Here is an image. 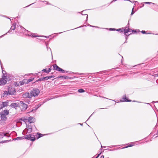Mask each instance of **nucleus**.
Returning a JSON list of instances; mask_svg holds the SVG:
<instances>
[{"label": "nucleus", "instance_id": "72a5a7b5", "mask_svg": "<svg viewBox=\"0 0 158 158\" xmlns=\"http://www.w3.org/2000/svg\"><path fill=\"white\" fill-rule=\"evenodd\" d=\"M82 15H86V19L87 20V19H88V15L87 14H83V12H82Z\"/></svg>", "mask_w": 158, "mask_h": 158}, {"label": "nucleus", "instance_id": "5fc2aeb1", "mask_svg": "<svg viewBox=\"0 0 158 158\" xmlns=\"http://www.w3.org/2000/svg\"><path fill=\"white\" fill-rule=\"evenodd\" d=\"M128 26H129V23H128Z\"/></svg>", "mask_w": 158, "mask_h": 158}, {"label": "nucleus", "instance_id": "4c0bfd02", "mask_svg": "<svg viewBox=\"0 0 158 158\" xmlns=\"http://www.w3.org/2000/svg\"><path fill=\"white\" fill-rule=\"evenodd\" d=\"M145 3L146 4H150V3H152V2H145Z\"/></svg>", "mask_w": 158, "mask_h": 158}, {"label": "nucleus", "instance_id": "f704fd0d", "mask_svg": "<svg viewBox=\"0 0 158 158\" xmlns=\"http://www.w3.org/2000/svg\"><path fill=\"white\" fill-rule=\"evenodd\" d=\"M51 67H50L48 69V73H49L51 71Z\"/></svg>", "mask_w": 158, "mask_h": 158}, {"label": "nucleus", "instance_id": "ddd939ff", "mask_svg": "<svg viewBox=\"0 0 158 158\" xmlns=\"http://www.w3.org/2000/svg\"><path fill=\"white\" fill-rule=\"evenodd\" d=\"M28 34H27L28 36H31V35H32V37H39V36L38 35H35V34H33L32 35V34L29 31L28 32Z\"/></svg>", "mask_w": 158, "mask_h": 158}, {"label": "nucleus", "instance_id": "7c9ffc66", "mask_svg": "<svg viewBox=\"0 0 158 158\" xmlns=\"http://www.w3.org/2000/svg\"><path fill=\"white\" fill-rule=\"evenodd\" d=\"M34 78H32V79H27V81H28V82L29 83L30 82H31V81H32L34 79Z\"/></svg>", "mask_w": 158, "mask_h": 158}, {"label": "nucleus", "instance_id": "58836bf2", "mask_svg": "<svg viewBox=\"0 0 158 158\" xmlns=\"http://www.w3.org/2000/svg\"><path fill=\"white\" fill-rule=\"evenodd\" d=\"M134 11H132V12H131V15H132L134 14Z\"/></svg>", "mask_w": 158, "mask_h": 158}, {"label": "nucleus", "instance_id": "20e7f679", "mask_svg": "<svg viewBox=\"0 0 158 158\" xmlns=\"http://www.w3.org/2000/svg\"><path fill=\"white\" fill-rule=\"evenodd\" d=\"M9 80V77L8 76L3 75L0 79V85H5L7 81Z\"/></svg>", "mask_w": 158, "mask_h": 158}, {"label": "nucleus", "instance_id": "f257e3e1", "mask_svg": "<svg viewBox=\"0 0 158 158\" xmlns=\"http://www.w3.org/2000/svg\"><path fill=\"white\" fill-rule=\"evenodd\" d=\"M15 89L14 86L10 85L8 88V91H5L3 94L2 96L6 97L10 95H14L15 93Z\"/></svg>", "mask_w": 158, "mask_h": 158}, {"label": "nucleus", "instance_id": "3c124183", "mask_svg": "<svg viewBox=\"0 0 158 158\" xmlns=\"http://www.w3.org/2000/svg\"><path fill=\"white\" fill-rule=\"evenodd\" d=\"M127 43V40H126V41L124 43Z\"/></svg>", "mask_w": 158, "mask_h": 158}, {"label": "nucleus", "instance_id": "b1692460", "mask_svg": "<svg viewBox=\"0 0 158 158\" xmlns=\"http://www.w3.org/2000/svg\"><path fill=\"white\" fill-rule=\"evenodd\" d=\"M124 30L123 28H122L120 29H116V31H120L121 32H122Z\"/></svg>", "mask_w": 158, "mask_h": 158}, {"label": "nucleus", "instance_id": "aec40b11", "mask_svg": "<svg viewBox=\"0 0 158 158\" xmlns=\"http://www.w3.org/2000/svg\"><path fill=\"white\" fill-rule=\"evenodd\" d=\"M16 23H14L13 24V25L10 28H11V29L14 31L15 29V28H16Z\"/></svg>", "mask_w": 158, "mask_h": 158}, {"label": "nucleus", "instance_id": "f03ea898", "mask_svg": "<svg viewBox=\"0 0 158 158\" xmlns=\"http://www.w3.org/2000/svg\"><path fill=\"white\" fill-rule=\"evenodd\" d=\"M9 114V110H5L1 112L0 113L1 115V120H0V123H2V121H6L7 119V118L6 117V115H7Z\"/></svg>", "mask_w": 158, "mask_h": 158}, {"label": "nucleus", "instance_id": "c03bdc74", "mask_svg": "<svg viewBox=\"0 0 158 158\" xmlns=\"http://www.w3.org/2000/svg\"><path fill=\"white\" fill-rule=\"evenodd\" d=\"M100 158H104V156H101Z\"/></svg>", "mask_w": 158, "mask_h": 158}, {"label": "nucleus", "instance_id": "2eb2a0df", "mask_svg": "<svg viewBox=\"0 0 158 158\" xmlns=\"http://www.w3.org/2000/svg\"><path fill=\"white\" fill-rule=\"evenodd\" d=\"M124 97H124H123L122 98V99L123 100H122L121 101L123 102H131V100H128L127 98L126 97V95H124Z\"/></svg>", "mask_w": 158, "mask_h": 158}, {"label": "nucleus", "instance_id": "6e6d98bb", "mask_svg": "<svg viewBox=\"0 0 158 158\" xmlns=\"http://www.w3.org/2000/svg\"><path fill=\"white\" fill-rule=\"evenodd\" d=\"M82 12H83V14H84V13H83V12H84V11H83Z\"/></svg>", "mask_w": 158, "mask_h": 158}, {"label": "nucleus", "instance_id": "dca6fc26", "mask_svg": "<svg viewBox=\"0 0 158 158\" xmlns=\"http://www.w3.org/2000/svg\"><path fill=\"white\" fill-rule=\"evenodd\" d=\"M28 83V82L27 79H24L23 81H21V85H23L24 83L27 84V83Z\"/></svg>", "mask_w": 158, "mask_h": 158}, {"label": "nucleus", "instance_id": "423d86ee", "mask_svg": "<svg viewBox=\"0 0 158 158\" xmlns=\"http://www.w3.org/2000/svg\"><path fill=\"white\" fill-rule=\"evenodd\" d=\"M24 137V139L27 140H30L32 141H34L35 139L34 135H32V134H30L29 135H26Z\"/></svg>", "mask_w": 158, "mask_h": 158}, {"label": "nucleus", "instance_id": "ea45409f", "mask_svg": "<svg viewBox=\"0 0 158 158\" xmlns=\"http://www.w3.org/2000/svg\"><path fill=\"white\" fill-rule=\"evenodd\" d=\"M41 81V80H40V78L39 79H38V80H37L35 82H38V81Z\"/></svg>", "mask_w": 158, "mask_h": 158}, {"label": "nucleus", "instance_id": "603ef678", "mask_svg": "<svg viewBox=\"0 0 158 158\" xmlns=\"http://www.w3.org/2000/svg\"><path fill=\"white\" fill-rule=\"evenodd\" d=\"M4 141H2V142H1V143H4Z\"/></svg>", "mask_w": 158, "mask_h": 158}, {"label": "nucleus", "instance_id": "9b49d317", "mask_svg": "<svg viewBox=\"0 0 158 158\" xmlns=\"http://www.w3.org/2000/svg\"><path fill=\"white\" fill-rule=\"evenodd\" d=\"M30 93H24L23 94V98H31L30 97Z\"/></svg>", "mask_w": 158, "mask_h": 158}, {"label": "nucleus", "instance_id": "4468645a", "mask_svg": "<svg viewBox=\"0 0 158 158\" xmlns=\"http://www.w3.org/2000/svg\"><path fill=\"white\" fill-rule=\"evenodd\" d=\"M10 106L15 108H16L19 106V104H18L16 103H13L10 105Z\"/></svg>", "mask_w": 158, "mask_h": 158}, {"label": "nucleus", "instance_id": "393cba45", "mask_svg": "<svg viewBox=\"0 0 158 158\" xmlns=\"http://www.w3.org/2000/svg\"><path fill=\"white\" fill-rule=\"evenodd\" d=\"M37 134L38 135V137H37V139L39 138H40L42 137L43 136V135L42 134L40 133H37Z\"/></svg>", "mask_w": 158, "mask_h": 158}, {"label": "nucleus", "instance_id": "864d4df0", "mask_svg": "<svg viewBox=\"0 0 158 158\" xmlns=\"http://www.w3.org/2000/svg\"><path fill=\"white\" fill-rule=\"evenodd\" d=\"M90 27H94V26H91V25H90Z\"/></svg>", "mask_w": 158, "mask_h": 158}, {"label": "nucleus", "instance_id": "473e14b6", "mask_svg": "<svg viewBox=\"0 0 158 158\" xmlns=\"http://www.w3.org/2000/svg\"><path fill=\"white\" fill-rule=\"evenodd\" d=\"M109 30L110 31H116V29H115V28H110Z\"/></svg>", "mask_w": 158, "mask_h": 158}, {"label": "nucleus", "instance_id": "a878e982", "mask_svg": "<svg viewBox=\"0 0 158 158\" xmlns=\"http://www.w3.org/2000/svg\"><path fill=\"white\" fill-rule=\"evenodd\" d=\"M85 91L82 89H80L78 90V92L79 93H83L85 92Z\"/></svg>", "mask_w": 158, "mask_h": 158}, {"label": "nucleus", "instance_id": "79ce46f5", "mask_svg": "<svg viewBox=\"0 0 158 158\" xmlns=\"http://www.w3.org/2000/svg\"><path fill=\"white\" fill-rule=\"evenodd\" d=\"M33 3H33L31 4H30V5H28V6H26V7H28V6H30V5H31L32 4H33Z\"/></svg>", "mask_w": 158, "mask_h": 158}, {"label": "nucleus", "instance_id": "f3484780", "mask_svg": "<svg viewBox=\"0 0 158 158\" xmlns=\"http://www.w3.org/2000/svg\"><path fill=\"white\" fill-rule=\"evenodd\" d=\"M7 133H2L0 135V137L3 138V136H7Z\"/></svg>", "mask_w": 158, "mask_h": 158}, {"label": "nucleus", "instance_id": "412c9836", "mask_svg": "<svg viewBox=\"0 0 158 158\" xmlns=\"http://www.w3.org/2000/svg\"><path fill=\"white\" fill-rule=\"evenodd\" d=\"M24 137H17L15 138L14 139V140H21L24 139Z\"/></svg>", "mask_w": 158, "mask_h": 158}, {"label": "nucleus", "instance_id": "cd10ccee", "mask_svg": "<svg viewBox=\"0 0 158 158\" xmlns=\"http://www.w3.org/2000/svg\"><path fill=\"white\" fill-rule=\"evenodd\" d=\"M3 108H4V107L3 106L2 103V102L0 101V109H2Z\"/></svg>", "mask_w": 158, "mask_h": 158}, {"label": "nucleus", "instance_id": "c9c22d12", "mask_svg": "<svg viewBox=\"0 0 158 158\" xmlns=\"http://www.w3.org/2000/svg\"><path fill=\"white\" fill-rule=\"evenodd\" d=\"M133 145H134V144H132V145L130 144L127 147H125V148H127V147H131V146H133Z\"/></svg>", "mask_w": 158, "mask_h": 158}, {"label": "nucleus", "instance_id": "0eeeda50", "mask_svg": "<svg viewBox=\"0 0 158 158\" xmlns=\"http://www.w3.org/2000/svg\"><path fill=\"white\" fill-rule=\"evenodd\" d=\"M53 70H55L59 72H62V73H64L65 72L64 71L63 69L60 68L56 64H54L53 65Z\"/></svg>", "mask_w": 158, "mask_h": 158}, {"label": "nucleus", "instance_id": "c85d7f7f", "mask_svg": "<svg viewBox=\"0 0 158 158\" xmlns=\"http://www.w3.org/2000/svg\"><path fill=\"white\" fill-rule=\"evenodd\" d=\"M13 30L11 29V28H10V30L8 31V33H10V32H12V31ZM7 32L5 34H4L2 35L0 37H3L4 35H5L6 34H7Z\"/></svg>", "mask_w": 158, "mask_h": 158}, {"label": "nucleus", "instance_id": "7ed1b4c3", "mask_svg": "<svg viewBox=\"0 0 158 158\" xmlns=\"http://www.w3.org/2000/svg\"><path fill=\"white\" fill-rule=\"evenodd\" d=\"M40 92L39 89L36 88H34L31 90L30 92V97H35L38 95Z\"/></svg>", "mask_w": 158, "mask_h": 158}, {"label": "nucleus", "instance_id": "4be33fe9", "mask_svg": "<svg viewBox=\"0 0 158 158\" xmlns=\"http://www.w3.org/2000/svg\"><path fill=\"white\" fill-rule=\"evenodd\" d=\"M28 117H27L26 118H21V120L22 121H23L24 122H27L28 121Z\"/></svg>", "mask_w": 158, "mask_h": 158}, {"label": "nucleus", "instance_id": "a19ab883", "mask_svg": "<svg viewBox=\"0 0 158 158\" xmlns=\"http://www.w3.org/2000/svg\"><path fill=\"white\" fill-rule=\"evenodd\" d=\"M41 105H42L41 104H39L38 105V108L40 107Z\"/></svg>", "mask_w": 158, "mask_h": 158}, {"label": "nucleus", "instance_id": "6e6552de", "mask_svg": "<svg viewBox=\"0 0 158 158\" xmlns=\"http://www.w3.org/2000/svg\"><path fill=\"white\" fill-rule=\"evenodd\" d=\"M27 127L28 128H26L25 129V131H27V133H30L32 131V126H30L27 127Z\"/></svg>", "mask_w": 158, "mask_h": 158}, {"label": "nucleus", "instance_id": "49530a36", "mask_svg": "<svg viewBox=\"0 0 158 158\" xmlns=\"http://www.w3.org/2000/svg\"><path fill=\"white\" fill-rule=\"evenodd\" d=\"M101 154V153H100V154H98V155L97 156V157L96 158H97Z\"/></svg>", "mask_w": 158, "mask_h": 158}, {"label": "nucleus", "instance_id": "2f4dec72", "mask_svg": "<svg viewBox=\"0 0 158 158\" xmlns=\"http://www.w3.org/2000/svg\"><path fill=\"white\" fill-rule=\"evenodd\" d=\"M43 71H44V72L46 73H48V70H47L46 69H44L42 70Z\"/></svg>", "mask_w": 158, "mask_h": 158}, {"label": "nucleus", "instance_id": "9d476101", "mask_svg": "<svg viewBox=\"0 0 158 158\" xmlns=\"http://www.w3.org/2000/svg\"><path fill=\"white\" fill-rule=\"evenodd\" d=\"M28 122L30 123H33L35 122V118L32 117H28Z\"/></svg>", "mask_w": 158, "mask_h": 158}, {"label": "nucleus", "instance_id": "4d7b16f0", "mask_svg": "<svg viewBox=\"0 0 158 158\" xmlns=\"http://www.w3.org/2000/svg\"><path fill=\"white\" fill-rule=\"evenodd\" d=\"M62 32H60V33H59V34H60Z\"/></svg>", "mask_w": 158, "mask_h": 158}, {"label": "nucleus", "instance_id": "37998d69", "mask_svg": "<svg viewBox=\"0 0 158 158\" xmlns=\"http://www.w3.org/2000/svg\"><path fill=\"white\" fill-rule=\"evenodd\" d=\"M85 74L83 73H81L79 74V75Z\"/></svg>", "mask_w": 158, "mask_h": 158}, {"label": "nucleus", "instance_id": "a18cd8bd", "mask_svg": "<svg viewBox=\"0 0 158 158\" xmlns=\"http://www.w3.org/2000/svg\"><path fill=\"white\" fill-rule=\"evenodd\" d=\"M125 38H126V40H127L128 39V37H127V36L126 35Z\"/></svg>", "mask_w": 158, "mask_h": 158}, {"label": "nucleus", "instance_id": "09e8293b", "mask_svg": "<svg viewBox=\"0 0 158 158\" xmlns=\"http://www.w3.org/2000/svg\"><path fill=\"white\" fill-rule=\"evenodd\" d=\"M134 6L133 7V8L132 9V11H133L134 10Z\"/></svg>", "mask_w": 158, "mask_h": 158}, {"label": "nucleus", "instance_id": "1a4fd4ad", "mask_svg": "<svg viewBox=\"0 0 158 158\" xmlns=\"http://www.w3.org/2000/svg\"><path fill=\"white\" fill-rule=\"evenodd\" d=\"M127 27H125V29H124V34L126 36L127 35V33L128 32H131V31L133 32V31H134V30H132V29H130V28H128V29H126V28Z\"/></svg>", "mask_w": 158, "mask_h": 158}, {"label": "nucleus", "instance_id": "de8ad7c7", "mask_svg": "<svg viewBox=\"0 0 158 158\" xmlns=\"http://www.w3.org/2000/svg\"><path fill=\"white\" fill-rule=\"evenodd\" d=\"M101 147H102V148H106V146H102L101 145Z\"/></svg>", "mask_w": 158, "mask_h": 158}, {"label": "nucleus", "instance_id": "8fccbe9b", "mask_svg": "<svg viewBox=\"0 0 158 158\" xmlns=\"http://www.w3.org/2000/svg\"><path fill=\"white\" fill-rule=\"evenodd\" d=\"M133 32H136V31L135 30H134Z\"/></svg>", "mask_w": 158, "mask_h": 158}, {"label": "nucleus", "instance_id": "39448f33", "mask_svg": "<svg viewBox=\"0 0 158 158\" xmlns=\"http://www.w3.org/2000/svg\"><path fill=\"white\" fill-rule=\"evenodd\" d=\"M19 106L21 110L22 111H24L26 110L27 108V105L23 102H20L19 103Z\"/></svg>", "mask_w": 158, "mask_h": 158}, {"label": "nucleus", "instance_id": "c756f323", "mask_svg": "<svg viewBox=\"0 0 158 158\" xmlns=\"http://www.w3.org/2000/svg\"><path fill=\"white\" fill-rule=\"evenodd\" d=\"M47 77L48 79H50L52 78H54L55 77L54 76V75L50 76H47Z\"/></svg>", "mask_w": 158, "mask_h": 158}, {"label": "nucleus", "instance_id": "e433bc0d", "mask_svg": "<svg viewBox=\"0 0 158 158\" xmlns=\"http://www.w3.org/2000/svg\"><path fill=\"white\" fill-rule=\"evenodd\" d=\"M141 32H142L143 34H147V33H146V32L145 31H141Z\"/></svg>", "mask_w": 158, "mask_h": 158}, {"label": "nucleus", "instance_id": "f8f14e48", "mask_svg": "<svg viewBox=\"0 0 158 158\" xmlns=\"http://www.w3.org/2000/svg\"><path fill=\"white\" fill-rule=\"evenodd\" d=\"M2 102V103L3 107H4L9 106V101L7 100L5 102Z\"/></svg>", "mask_w": 158, "mask_h": 158}, {"label": "nucleus", "instance_id": "bb28decb", "mask_svg": "<svg viewBox=\"0 0 158 158\" xmlns=\"http://www.w3.org/2000/svg\"><path fill=\"white\" fill-rule=\"evenodd\" d=\"M0 62L1 65V68H2V73L3 74V75H4L5 74V73H6V71H5L3 70V68H2V64H1V61H0Z\"/></svg>", "mask_w": 158, "mask_h": 158}, {"label": "nucleus", "instance_id": "5701e85b", "mask_svg": "<svg viewBox=\"0 0 158 158\" xmlns=\"http://www.w3.org/2000/svg\"><path fill=\"white\" fill-rule=\"evenodd\" d=\"M40 80H41V81H43L45 80H48L47 77H42L40 78Z\"/></svg>", "mask_w": 158, "mask_h": 158}, {"label": "nucleus", "instance_id": "6ab92c4d", "mask_svg": "<svg viewBox=\"0 0 158 158\" xmlns=\"http://www.w3.org/2000/svg\"><path fill=\"white\" fill-rule=\"evenodd\" d=\"M16 23H14L13 24V25L10 28H11V29L14 31L15 29V28H16Z\"/></svg>", "mask_w": 158, "mask_h": 158}, {"label": "nucleus", "instance_id": "a211bd4d", "mask_svg": "<svg viewBox=\"0 0 158 158\" xmlns=\"http://www.w3.org/2000/svg\"><path fill=\"white\" fill-rule=\"evenodd\" d=\"M60 78H64V79H68L69 78V77H68V76H58L56 78L59 79Z\"/></svg>", "mask_w": 158, "mask_h": 158}]
</instances>
